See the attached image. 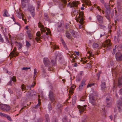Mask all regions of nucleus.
<instances>
[{
    "label": "nucleus",
    "mask_w": 122,
    "mask_h": 122,
    "mask_svg": "<svg viewBox=\"0 0 122 122\" xmlns=\"http://www.w3.org/2000/svg\"><path fill=\"white\" fill-rule=\"evenodd\" d=\"M30 67H24L23 68L21 69L22 70H25V71L27 70L28 69H30Z\"/></svg>",
    "instance_id": "6e6d98bb"
},
{
    "label": "nucleus",
    "mask_w": 122,
    "mask_h": 122,
    "mask_svg": "<svg viewBox=\"0 0 122 122\" xmlns=\"http://www.w3.org/2000/svg\"><path fill=\"white\" fill-rule=\"evenodd\" d=\"M96 16L98 22L99 23L103 24V17L99 15H97Z\"/></svg>",
    "instance_id": "f8f14e48"
},
{
    "label": "nucleus",
    "mask_w": 122,
    "mask_h": 122,
    "mask_svg": "<svg viewBox=\"0 0 122 122\" xmlns=\"http://www.w3.org/2000/svg\"><path fill=\"white\" fill-rule=\"evenodd\" d=\"M111 1L112 2L113 1V0H110L109 2V4H108L107 3H105L104 4V6L105 7L106 9V11H107L108 10L110 11V7L109 6V4H111Z\"/></svg>",
    "instance_id": "6ab92c4d"
},
{
    "label": "nucleus",
    "mask_w": 122,
    "mask_h": 122,
    "mask_svg": "<svg viewBox=\"0 0 122 122\" xmlns=\"http://www.w3.org/2000/svg\"><path fill=\"white\" fill-rule=\"evenodd\" d=\"M61 41L64 47L66 49H67V47L66 46L64 41L62 39L61 40Z\"/></svg>",
    "instance_id": "58836bf2"
},
{
    "label": "nucleus",
    "mask_w": 122,
    "mask_h": 122,
    "mask_svg": "<svg viewBox=\"0 0 122 122\" xmlns=\"http://www.w3.org/2000/svg\"><path fill=\"white\" fill-rule=\"evenodd\" d=\"M82 86L80 85L79 87V91H81L82 89Z\"/></svg>",
    "instance_id": "69168bd1"
},
{
    "label": "nucleus",
    "mask_w": 122,
    "mask_h": 122,
    "mask_svg": "<svg viewBox=\"0 0 122 122\" xmlns=\"http://www.w3.org/2000/svg\"><path fill=\"white\" fill-rule=\"evenodd\" d=\"M39 102L38 104L35 107V108H38L40 106V103H39Z\"/></svg>",
    "instance_id": "13d9d810"
},
{
    "label": "nucleus",
    "mask_w": 122,
    "mask_h": 122,
    "mask_svg": "<svg viewBox=\"0 0 122 122\" xmlns=\"http://www.w3.org/2000/svg\"><path fill=\"white\" fill-rule=\"evenodd\" d=\"M101 72V71H99V72L97 74V76L98 79H99V78Z\"/></svg>",
    "instance_id": "680f3d73"
},
{
    "label": "nucleus",
    "mask_w": 122,
    "mask_h": 122,
    "mask_svg": "<svg viewBox=\"0 0 122 122\" xmlns=\"http://www.w3.org/2000/svg\"><path fill=\"white\" fill-rule=\"evenodd\" d=\"M5 105L4 104H0V109L3 111L4 109L5 106Z\"/></svg>",
    "instance_id": "c9c22d12"
},
{
    "label": "nucleus",
    "mask_w": 122,
    "mask_h": 122,
    "mask_svg": "<svg viewBox=\"0 0 122 122\" xmlns=\"http://www.w3.org/2000/svg\"><path fill=\"white\" fill-rule=\"evenodd\" d=\"M34 77L36 78V75L37 74V69H34Z\"/></svg>",
    "instance_id": "a19ab883"
},
{
    "label": "nucleus",
    "mask_w": 122,
    "mask_h": 122,
    "mask_svg": "<svg viewBox=\"0 0 122 122\" xmlns=\"http://www.w3.org/2000/svg\"><path fill=\"white\" fill-rule=\"evenodd\" d=\"M30 46V44L29 42L27 41H26V46L27 47H29Z\"/></svg>",
    "instance_id": "3c124183"
},
{
    "label": "nucleus",
    "mask_w": 122,
    "mask_h": 122,
    "mask_svg": "<svg viewBox=\"0 0 122 122\" xmlns=\"http://www.w3.org/2000/svg\"><path fill=\"white\" fill-rule=\"evenodd\" d=\"M0 41L2 43H3L4 40L2 37L1 35L0 34Z\"/></svg>",
    "instance_id": "de8ad7c7"
},
{
    "label": "nucleus",
    "mask_w": 122,
    "mask_h": 122,
    "mask_svg": "<svg viewBox=\"0 0 122 122\" xmlns=\"http://www.w3.org/2000/svg\"><path fill=\"white\" fill-rule=\"evenodd\" d=\"M36 83L34 82L32 85H24L23 84H22L21 86V89L22 91H25L24 92L25 93V92L27 90H30L31 89V88L33 87L35 85Z\"/></svg>",
    "instance_id": "20e7f679"
},
{
    "label": "nucleus",
    "mask_w": 122,
    "mask_h": 122,
    "mask_svg": "<svg viewBox=\"0 0 122 122\" xmlns=\"http://www.w3.org/2000/svg\"><path fill=\"white\" fill-rule=\"evenodd\" d=\"M70 32L74 37L77 38L79 37V36L77 32H75L72 30H70Z\"/></svg>",
    "instance_id": "dca6fc26"
},
{
    "label": "nucleus",
    "mask_w": 122,
    "mask_h": 122,
    "mask_svg": "<svg viewBox=\"0 0 122 122\" xmlns=\"http://www.w3.org/2000/svg\"><path fill=\"white\" fill-rule=\"evenodd\" d=\"M10 109V107L8 105H5L3 111L5 112H7L9 111Z\"/></svg>",
    "instance_id": "b1692460"
},
{
    "label": "nucleus",
    "mask_w": 122,
    "mask_h": 122,
    "mask_svg": "<svg viewBox=\"0 0 122 122\" xmlns=\"http://www.w3.org/2000/svg\"><path fill=\"white\" fill-rule=\"evenodd\" d=\"M44 19L46 20H49V18L48 16L47 13H45L44 14Z\"/></svg>",
    "instance_id": "f704fd0d"
},
{
    "label": "nucleus",
    "mask_w": 122,
    "mask_h": 122,
    "mask_svg": "<svg viewBox=\"0 0 122 122\" xmlns=\"http://www.w3.org/2000/svg\"><path fill=\"white\" fill-rule=\"evenodd\" d=\"M117 107L119 112L122 111V97L117 102Z\"/></svg>",
    "instance_id": "1a4fd4ad"
},
{
    "label": "nucleus",
    "mask_w": 122,
    "mask_h": 122,
    "mask_svg": "<svg viewBox=\"0 0 122 122\" xmlns=\"http://www.w3.org/2000/svg\"><path fill=\"white\" fill-rule=\"evenodd\" d=\"M95 7H96L99 11L100 12L101 11V9L100 8L99 6H95Z\"/></svg>",
    "instance_id": "e2e57ef3"
},
{
    "label": "nucleus",
    "mask_w": 122,
    "mask_h": 122,
    "mask_svg": "<svg viewBox=\"0 0 122 122\" xmlns=\"http://www.w3.org/2000/svg\"><path fill=\"white\" fill-rule=\"evenodd\" d=\"M21 7L24 10L26 11L27 10L26 9V5L25 3H21Z\"/></svg>",
    "instance_id": "473e14b6"
},
{
    "label": "nucleus",
    "mask_w": 122,
    "mask_h": 122,
    "mask_svg": "<svg viewBox=\"0 0 122 122\" xmlns=\"http://www.w3.org/2000/svg\"><path fill=\"white\" fill-rule=\"evenodd\" d=\"M85 80H83L81 81V83L82 84L84 85L85 82Z\"/></svg>",
    "instance_id": "0e129e2a"
},
{
    "label": "nucleus",
    "mask_w": 122,
    "mask_h": 122,
    "mask_svg": "<svg viewBox=\"0 0 122 122\" xmlns=\"http://www.w3.org/2000/svg\"><path fill=\"white\" fill-rule=\"evenodd\" d=\"M107 106V107H110L111 106L112 100L111 97H107L106 99Z\"/></svg>",
    "instance_id": "9b49d317"
},
{
    "label": "nucleus",
    "mask_w": 122,
    "mask_h": 122,
    "mask_svg": "<svg viewBox=\"0 0 122 122\" xmlns=\"http://www.w3.org/2000/svg\"><path fill=\"white\" fill-rule=\"evenodd\" d=\"M119 92L120 94L122 95V88H121L119 90Z\"/></svg>",
    "instance_id": "774afa93"
},
{
    "label": "nucleus",
    "mask_w": 122,
    "mask_h": 122,
    "mask_svg": "<svg viewBox=\"0 0 122 122\" xmlns=\"http://www.w3.org/2000/svg\"><path fill=\"white\" fill-rule=\"evenodd\" d=\"M83 72H82V71L80 72L78 75L80 76H81L83 74Z\"/></svg>",
    "instance_id": "338daca9"
},
{
    "label": "nucleus",
    "mask_w": 122,
    "mask_h": 122,
    "mask_svg": "<svg viewBox=\"0 0 122 122\" xmlns=\"http://www.w3.org/2000/svg\"><path fill=\"white\" fill-rule=\"evenodd\" d=\"M34 96H36V92L34 90H32L31 92L28 91L26 94V96L28 99L31 98Z\"/></svg>",
    "instance_id": "6e6552de"
},
{
    "label": "nucleus",
    "mask_w": 122,
    "mask_h": 122,
    "mask_svg": "<svg viewBox=\"0 0 122 122\" xmlns=\"http://www.w3.org/2000/svg\"><path fill=\"white\" fill-rule=\"evenodd\" d=\"M76 88V86L74 85H72L71 86V88L69 91V93L71 94L72 95L73 94V91L74 89Z\"/></svg>",
    "instance_id": "a878e982"
},
{
    "label": "nucleus",
    "mask_w": 122,
    "mask_h": 122,
    "mask_svg": "<svg viewBox=\"0 0 122 122\" xmlns=\"http://www.w3.org/2000/svg\"><path fill=\"white\" fill-rule=\"evenodd\" d=\"M61 3L64 4H60L59 7L61 9H62L64 7L65 5L67 3V1L66 0H61Z\"/></svg>",
    "instance_id": "a211bd4d"
},
{
    "label": "nucleus",
    "mask_w": 122,
    "mask_h": 122,
    "mask_svg": "<svg viewBox=\"0 0 122 122\" xmlns=\"http://www.w3.org/2000/svg\"><path fill=\"white\" fill-rule=\"evenodd\" d=\"M93 47L94 48H99V45L97 43H94L93 44Z\"/></svg>",
    "instance_id": "72a5a7b5"
},
{
    "label": "nucleus",
    "mask_w": 122,
    "mask_h": 122,
    "mask_svg": "<svg viewBox=\"0 0 122 122\" xmlns=\"http://www.w3.org/2000/svg\"><path fill=\"white\" fill-rule=\"evenodd\" d=\"M51 62L52 63V65H55L56 63V59H55L54 60H51Z\"/></svg>",
    "instance_id": "09e8293b"
},
{
    "label": "nucleus",
    "mask_w": 122,
    "mask_h": 122,
    "mask_svg": "<svg viewBox=\"0 0 122 122\" xmlns=\"http://www.w3.org/2000/svg\"><path fill=\"white\" fill-rule=\"evenodd\" d=\"M115 57L117 61L119 62L122 61V54L120 53H116Z\"/></svg>",
    "instance_id": "ddd939ff"
},
{
    "label": "nucleus",
    "mask_w": 122,
    "mask_h": 122,
    "mask_svg": "<svg viewBox=\"0 0 122 122\" xmlns=\"http://www.w3.org/2000/svg\"><path fill=\"white\" fill-rule=\"evenodd\" d=\"M36 83L34 82L32 85H24L23 84H22L21 86V89L22 91H25L24 92L25 93V92L27 90H30L31 89V88L33 87L35 85Z\"/></svg>",
    "instance_id": "7ed1b4c3"
},
{
    "label": "nucleus",
    "mask_w": 122,
    "mask_h": 122,
    "mask_svg": "<svg viewBox=\"0 0 122 122\" xmlns=\"http://www.w3.org/2000/svg\"><path fill=\"white\" fill-rule=\"evenodd\" d=\"M76 100V97L74 96L72 99V102L74 103H75Z\"/></svg>",
    "instance_id": "603ef678"
},
{
    "label": "nucleus",
    "mask_w": 122,
    "mask_h": 122,
    "mask_svg": "<svg viewBox=\"0 0 122 122\" xmlns=\"http://www.w3.org/2000/svg\"><path fill=\"white\" fill-rule=\"evenodd\" d=\"M10 80H11L12 81L15 82L16 81V77L14 76H13L12 77H11Z\"/></svg>",
    "instance_id": "8fccbe9b"
},
{
    "label": "nucleus",
    "mask_w": 122,
    "mask_h": 122,
    "mask_svg": "<svg viewBox=\"0 0 122 122\" xmlns=\"http://www.w3.org/2000/svg\"><path fill=\"white\" fill-rule=\"evenodd\" d=\"M4 35L5 36V38L6 41L7 42V43L10 44V42L9 41V39L8 38L7 36L5 34H4Z\"/></svg>",
    "instance_id": "79ce46f5"
},
{
    "label": "nucleus",
    "mask_w": 122,
    "mask_h": 122,
    "mask_svg": "<svg viewBox=\"0 0 122 122\" xmlns=\"http://www.w3.org/2000/svg\"><path fill=\"white\" fill-rule=\"evenodd\" d=\"M38 24L39 27L41 28V34L42 35V36H41V37H40L41 35L40 32L39 31L37 32L36 34V35L38 37L36 38V40L37 42L40 43L41 41L40 39H42L43 38L45 39L44 36L47 37L48 34H50L51 33V31L49 29L46 28V30L47 32H46V30L44 25H42L40 22L38 23Z\"/></svg>",
    "instance_id": "f257e3e1"
},
{
    "label": "nucleus",
    "mask_w": 122,
    "mask_h": 122,
    "mask_svg": "<svg viewBox=\"0 0 122 122\" xmlns=\"http://www.w3.org/2000/svg\"><path fill=\"white\" fill-rule=\"evenodd\" d=\"M61 41L64 47L66 49H67V47L66 46L64 41L62 39L61 40Z\"/></svg>",
    "instance_id": "4c0bfd02"
},
{
    "label": "nucleus",
    "mask_w": 122,
    "mask_h": 122,
    "mask_svg": "<svg viewBox=\"0 0 122 122\" xmlns=\"http://www.w3.org/2000/svg\"><path fill=\"white\" fill-rule=\"evenodd\" d=\"M3 15L4 17L8 16H9V14H8L7 11L6 10H4Z\"/></svg>",
    "instance_id": "7c9ffc66"
},
{
    "label": "nucleus",
    "mask_w": 122,
    "mask_h": 122,
    "mask_svg": "<svg viewBox=\"0 0 122 122\" xmlns=\"http://www.w3.org/2000/svg\"><path fill=\"white\" fill-rule=\"evenodd\" d=\"M81 76L79 75H77L76 78V81L77 82H79L81 79Z\"/></svg>",
    "instance_id": "c85d7f7f"
},
{
    "label": "nucleus",
    "mask_w": 122,
    "mask_h": 122,
    "mask_svg": "<svg viewBox=\"0 0 122 122\" xmlns=\"http://www.w3.org/2000/svg\"><path fill=\"white\" fill-rule=\"evenodd\" d=\"M27 35L29 38L30 39H31L32 37V36L31 34L30 33Z\"/></svg>",
    "instance_id": "bf43d9fd"
},
{
    "label": "nucleus",
    "mask_w": 122,
    "mask_h": 122,
    "mask_svg": "<svg viewBox=\"0 0 122 122\" xmlns=\"http://www.w3.org/2000/svg\"><path fill=\"white\" fill-rule=\"evenodd\" d=\"M110 11L108 10L107 11H106V18L108 20L110 21Z\"/></svg>",
    "instance_id": "412c9836"
},
{
    "label": "nucleus",
    "mask_w": 122,
    "mask_h": 122,
    "mask_svg": "<svg viewBox=\"0 0 122 122\" xmlns=\"http://www.w3.org/2000/svg\"><path fill=\"white\" fill-rule=\"evenodd\" d=\"M21 17L23 20H24V21L25 23V24H26V20L25 19V17L23 16V15L22 14Z\"/></svg>",
    "instance_id": "a18cd8bd"
},
{
    "label": "nucleus",
    "mask_w": 122,
    "mask_h": 122,
    "mask_svg": "<svg viewBox=\"0 0 122 122\" xmlns=\"http://www.w3.org/2000/svg\"><path fill=\"white\" fill-rule=\"evenodd\" d=\"M43 61L44 64L46 66H49L50 63L49 61L47 58H44V59Z\"/></svg>",
    "instance_id": "aec40b11"
},
{
    "label": "nucleus",
    "mask_w": 122,
    "mask_h": 122,
    "mask_svg": "<svg viewBox=\"0 0 122 122\" xmlns=\"http://www.w3.org/2000/svg\"><path fill=\"white\" fill-rule=\"evenodd\" d=\"M66 37L68 39H71V36L69 32L66 31Z\"/></svg>",
    "instance_id": "2f4dec72"
},
{
    "label": "nucleus",
    "mask_w": 122,
    "mask_h": 122,
    "mask_svg": "<svg viewBox=\"0 0 122 122\" xmlns=\"http://www.w3.org/2000/svg\"><path fill=\"white\" fill-rule=\"evenodd\" d=\"M117 7L119 11L121 10L122 8L120 3L118 4L117 5Z\"/></svg>",
    "instance_id": "37998d69"
},
{
    "label": "nucleus",
    "mask_w": 122,
    "mask_h": 122,
    "mask_svg": "<svg viewBox=\"0 0 122 122\" xmlns=\"http://www.w3.org/2000/svg\"><path fill=\"white\" fill-rule=\"evenodd\" d=\"M118 86L119 87L122 86V75L120 78H119Z\"/></svg>",
    "instance_id": "393cba45"
},
{
    "label": "nucleus",
    "mask_w": 122,
    "mask_h": 122,
    "mask_svg": "<svg viewBox=\"0 0 122 122\" xmlns=\"http://www.w3.org/2000/svg\"><path fill=\"white\" fill-rule=\"evenodd\" d=\"M83 106L84 107L79 105L77 106V108L79 110V112L81 114H82L84 112V111L87 107V105H85Z\"/></svg>",
    "instance_id": "9d476101"
},
{
    "label": "nucleus",
    "mask_w": 122,
    "mask_h": 122,
    "mask_svg": "<svg viewBox=\"0 0 122 122\" xmlns=\"http://www.w3.org/2000/svg\"><path fill=\"white\" fill-rule=\"evenodd\" d=\"M102 24L100 23V24H99V25L100 28L102 29L105 28L106 27L105 26L102 25Z\"/></svg>",
    "instance_id": "ea45409f"
},
{
    "label": "nucleus",
    "mask_w": 122,
    "mask_h": 122,
    "mask_svg": "<svg viewBox=\"0 0 122 122\" xmlns=\"http://www.w3.org/2000/svg\"><path fill=\"white\" fill-rule=\"evenodd\" d=\"M71 14L72 16L76 15L77 17V16L79 14L78 18L76 19V20L77 22H79L81 24H83V21L84 20V16L83 13H79L78 10H75L74 8V9L73 10V11L71 12Z\"/></svg>",
    "instance_id": "f03ea898"
},
{
    "label": "nucleus",
    "mask_w": 122,
    "mask_h": 122,
    "mask_svg": "<svg viewBox=\"0 0 122 122\" xmlns=\"http://www.w3.org/2000/svg\"><path fill=\"white\" fill-rule=\"evenodd\" d=\"M6 117L7 119L10 121V122H12L13 121V120L9 116L7 115V116Z\"/></svg>",
    "instance_id": "49530a36"
},
{
    "label": "nucleus",
    "mask_w": 122,
    "mask_h": 122,
    "mask_svg": "<svg viewBox=\"0 0 122 122\" xmlns=\"http://www.w3.org/2000/svg\"><path fill=\"white\" fill-rule=\"evenodd\" d=\"M117 46L116 45L115 46V48L114 49H113V52H112V54L114 55L115 54V52L116 51V49Z\"/></svg>",
    "instance_id": "052dcab7"
},
{
    "label": "nucleus",
    "mask_w": 122,
    "mask_h": 122,
    "mask_svg": "<svg viewBox=\"0 0 122 122\" xmlns=\"http://www.w3.org/2000/svg\"><path fill=\"white\" fill-rule=\"evenodd\" d=\"M70 57H71V58H73L72 60L73 61V62L74 61L75 59H76V57H74L72 55H71L70 56Z\"/></svg>",
    "instance_id": "4d7b16f0"
},
{
    "label": "nucleus",
    "mask_w": 122,
    "mask_h": 122,
    "mask_svg": "<svg viewBox=\"0 0 122 122\" xmlns=\"http://www.w3.org/2000/svg\"><path fill=\"white\" fill-rule=\"evenodd\" d=\"M49 97L50 100L52 103H54L56 102L55 100L56 97L55 95L53 92L51 91L49 92Z\"/></svg>",
    "instance_id": "39448f33"
},
{
    "label": "nucleus",
    "mask_w": 122,
    "mask_h": 122,
    "mask_svg": "<svg viewBox=\"0 0 122 122\" xmlns=\"http://www.w3.org/2000/svg\"><path fill=\"white\" fill-rule=\"evenodd\" d=\"M94 85V84L93 83L90 84H88V85L87 86V88L90 87H91L92 86H93Z\"/></svg>",
    "instance_id": "864d4df0"
},
{
    "label": "nucleus",
    "mask_w": 122,
    "mask_h": 122,
    "mask_svg": "<svg viewBox=\"0 0 122 122\" xmlns=\"http://www.w3.org/2000/svg\"><path fill=\"white\" fill-rule=\"evenodd\" d=\"M16 49V48L15 47L12 51L10 53V55L14 57H15L16 56H18V53L15 52Z\"/></svg>",
    "instance_id": "2eb2a0df"
},
{
    "label": "nucleus",
    "mask_w": 122,
    "mask_h": 122,
    "mask_svg": "<svg viewBox=\"0 0 122 122\" xmlns=\"http://www.w3.org/2000/svg\"><path fill=\"white\" fill-rule=\"evenodd\" d=\"M55 55L56 58L58 57L59 59H61V54L60 53H59L58 51H56L55 52Z\"/></svg>",
    "instance_id": "bb28decb"
},
{
    "label": "nucleus",
    "mask_w": 122,
    "mask_h": 122,
    "mask_svg": "<svg viewBox=\"0 0 122 122\" xmlns=\"http://www.w3.org/2000/svg\"><path fill=\"white\" fill-rule=\"evenodd\" d=\"M62 23H61L58 26L57 28V30L58 32H60L62 31L63 29L62 28Z\"/></svg>",
    "instance_id": "c756f323"
},
{
    "label": "nucleus",
    "mask_w": 122,
    "mask_h": 122,
    "mask_svg": "<svg viewBox=\"0 0 122 122\" xmlns=\"http://www.w3.org/2000/svg\"><path fill=\"white\" fill-rule=\"evenodd\" d=\"M111 44L109 40H106L105 43L102 45V47L106 48L107 50H109L111 48Z\"/></svg>",
    "instance_id": "0eeeda50"
},
{
    "label": "nucleus",
    "mask_w": 122,
    "mask_h": 122,
    "mask_svg": "<svg viewBox=\"0 0 122 122\" xmlns=\"http://www.w3.org/2000/svg\"><path fill=\"white\" fill-rule=\"evenodd\" d=\"M89 102L93 106L96 104L95 103V100L94 97L91 96H90L89 98Z\"/></svg>",
    "instance_id": "f3484780"
},
{
    "label": "nucleus",
    "mask_w": 122,
    "mask_h": 122,
    "mask_svg": "<svg viewBox=\"0 0 122 122\" xmlns=\"http://www.w3.org/2000/svg\"><path fill=\"white\" fill-rule=\"evenodd\" d=\"M119 71L117 69H113L112 71V75L113 76H116L118 74Z\"/></svg>",
    "instance_id": "5701e85b"
},
{
    "label": "nucleus",
    "mask_w": 122,
    "mask_h": 122,
    "mask_svg": "<svg viewBox=\"0 0 122 122\" xmlns=\"http://www.w3.org/2000/svg\"><path fill=\"white\" fill-rule=\"evenodd\" d=\"M7 115L4 113L0 112V116L1 117H6Z\"/></svg>",
    "instance_id": "c03bdc74"
},
{
    "label": "nucleus",
    "mask_w": 122,
    "mask_h": 122,
    "mask_svg": "<svg viewBox=\"0 0 122 122\" xmlns=\"http://www.w3.org/2000/svg\"><path fill=\"white\" fill-rule=\"evenodd\" d=\"M12 84V81L11 80H10V81L8 83L7 85H8L11 86Z\"/></svg>",
    "instance_id": "5fc2aeb1"
},
{
    "label": "nucleus",
    "mask_w": 122,
    "mask_h": 122,
    "mask_svg": "<svg viewBox=\"0 0 122 122\" xmlns=\"http://www.w3.org/2000/svg\"><path fill=\"white\" fill-rule=\"evenodd\" d=\"M45 122H50V120L48 114H46L45 116Z\"/></svg>",
    "instance_id": "cd10ccee"
},
{
    "label": "nucleus",
    "mask_w": 122,
    "mask_h": 122,
    "mask_svg": "<svg viewBox=\"0 0 122 122\" xmlns=\"http://www.w3.org/2000/svg\"><path fill=\"white\" fill-rule=\"evenodd\" d=\"M50 44L52 46L51 47L54 49H55L57 48V47L56 45H55V44H54L52 42H51Z\"/></svg>",
    "instance_id": "e433bc0d"
},
{
    "label": "nucleus",
    "mask_w": 122,
    "mask_h": 122,
    "mask_svg": "<svg viewBox=\"0 0 122 122\" xmlns=\"http://www.w3.org/2000/svg\"><path fill=\"white\" fill-rule=\"evenodd\" d=\"M78 4L77 2L75 1L71 3L69 2L67 4V5L70 6L71 7H77Z\"/></svg>",
    "instance_id": "4468645a"
},
{
    "label": "nucleus",
    "mask_w": 122,
    "mask_h": 122,
    "mask_svg": "<svg viewBox=\"0 0 122 122\" xmlns=\"http://www.w3.org/2000/svg\"><path fill=\"white\" fill-rule=\"evenodd\" d=\"M102 90L103 91H104L106 88V85L105 82H102L101 85Z\"/></svg>",
    "instance_id": "4be33fe9"
},
{
    "label": "nucleus",
    "mask_w": 122,
    "mask_h": 122,
    "mask_svg": "<svg viewBox=\"0 0 122 122\" xmlns=\"http://www.w3.org/2000/svg\"><path fill=\"white\" fill-rule=\"evenodd\" d=\"M27 10L30 12L33 17H34L35 16V8L34 6L31 5H28Z\"/></svg>",
    "instance_id": "423d86ee"
}]
</instances>
